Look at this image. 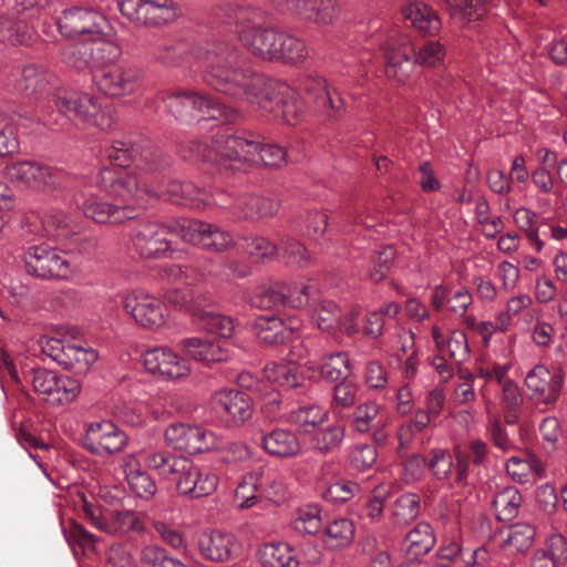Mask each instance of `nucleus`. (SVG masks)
Instances as JSON below:
<instances>
[{"label":"nucleus","mask_w":567,"mask_h":567,"mask_svg":"<svg viewBox=\"0 0 567 567\" xmlns=\"http://www.w3.org/2000/svg\"><path fill=\"white\" fill-rule=\"evenodd\" d=\"M244 50L228 38H212L200 42L174 40L152 49L155 61L166 66L199 70L204 82L215 91L225 94L240 62Z\"/></svg>","instance_id":"obj_1"},{"label":"nucleus","mask_w":567,"mask_h":567,"mask_svg":"<svg viewBox=\"0 0 567 567\" xmlns=\"http://www.w3.org/2000/svg\"><path fill=\"white\" fill-rule=\"evenodd\" d=\"M225 95L246 101L261 115L295 125L305 114V102L299 93L285 82L270 79L257 71L244 52Z\"/></svg>","instance_id":"obj_2"},{"label":"nucleus","mask_w":567,"mask_h":567,"mask_svg":"<svg viewBox=\"0 0 567 567\" xmlns=\"http://www.w3.org/2000/svg\"><path fill=\"white\" fill-rule=\"evenodd\" d=\"M385 74L398 83H405L417 65L436 68L444 61L446 51L439 41L429 40L415 47L406 35L390 37L382 45Z\"/></svg>","instance_id":"obj_3"},{"label":"nucleus","mask_w":567,"mask_h":567,"mask_svg":"<svg viewBox=\"0 0 567 567\" xmlns=\"http://www.w3.org/2000/svg\"><path fill=\"white\" fill-rule=\"evenodd\" d=\"M58 111L83 128L110 132L115 128L117 113L112 105L102 106L99 99L82 92H63L54 97Z\"/></svg>","instance_id":"obj_4"},{"label":"nucleus","mask_w":567,"mask_h":567,"mask_svg":"<svg viewBox=\"0 0 567 567\" xmlns=\"http://www.w3.org/2000/svg\"><path fill=\"white\" fill-rule=\"evenodd\" d=\"M97 186L114 200L137 207V216L146 208L145 197H165L164 190L150 187L135 173L114 167L99 172Z\"/></svg>","instance_id":"obj_5"},{"label":"nucleus","mask_w":567,"mask_h":567,"mask_svg":"<svg viewBox=\"0 0 567 567\" xmlns=\"http://www.w3.org/2000/svg\"><path fill=\"white\" fill-rule=\"evenodd\" d=\"M164 102L167 111L177 120L192 116L194 111L202 113L204 120H213L223 124L231 123L238 117L236 110L206 93L179 91L168 94Z\"/></svg>","instance_id":"obj_6"},{"label":"nucleus","mask_w":567,"mask_h":567,"mask_svg":"<svg viewBox=\"0 0 567 567\" xmlns=\"http://www.w3.org/2000/svg\"><path fill=\"white\" fill-rule=\"evenodd\" d=\"M177 225L181 218L168 223H157L144 219L131 230L130 240L136 254L143 259H163L173 252L168 235L177 236Z\"/></svg>","instance_id":"obj_7"},{"label":"nucleus","mask_w":567,"mask_h":567,"mask_svg":"<svg viewBox=\"0 0 567 567\" xmlns=\"http://www.w3.org/2000/svg\"><path fill=\"white\" fill-rule=\"evenodd\" d=\"M107 159L118 167H128L132 164L138 169L153 173L166 165L161 151L147 141L137 143L131 138L114 140L105 150Z\"/></svg>","instance_id":"obj_8"},{"label":"nucleus","mask_w":567,"mask_h":567,"mask_svg":"<svg viewBox=\"0 0 567 567\" xmlns=\"http://www.w3.org/2000/svg\"><path fill=\"white\" fill-rule=\"evenodd\" d=\"M566 373L560 367L536 364L524 379L528 399L537 406L553 408L560 399Z\"/></svg>","instance_id":"obj_9"},{"label":"nucleus","mask_w":567,"mask_h":567,"mask_svg":"<svg viewBox=\"0 0 567 567\" xmlns=\"http://www.w3.org/2000/svg\"><path fill=\"white\" fill-rule=\"evenodd\" d=\"M58 29L65 38L112 37V25L100 11L74 7L66 9L59 17Z\"/></svg>","instance_id":"obj_10"},{"label":"nucleus","mask_w":567,"mask_h":567,"mask_svg":"<svg viewBox=\"0 0 567 567\" xmlns=\"http://www.w3.org/2000/svg\"><path fill=\"white\" fill-rule=\"evenodd\" d=\"M118 8L127 20L141 27H162L181 16L174 0H120Z\"/></svg>","instance_id":"obj_11"},{"label":"nucleus","mask_w":567,"mask_h":567,"mask_svg":"<svg viewBox=\"0 0 567 567\" xmlns=\"http://www.w3.org/2000/svg\"><path fill=\"white\" fill-rule=\"evenodd\" d=\"M177 237L183 241L212 252H224L235 246L230 231L205 220L181 218Z\"/></svg>","instance_id":"obj_12"},{"label":"nucleus","mask_w":567,"mask_h":567,"mask_svg":"<svg viewBox=\"0 0 567 567\" xmlns=\"http://www.w3.org/2000/svg\"><path fill=\"white\" fill-rule=\"evenodd\" d=\"M256 140L251 135H236L219 131L213 138L214 166L220 174L228 176L238 168L237 164L248 163L250 150H255Z\"/></svg>","instance_id":"obj_13"},{"label":"nucleus","mask_w":567,"mask_h":567,"mask_svg":"<svg viewBox=\"0 0 567 567\" xmlns=\"http://www.w3.org/2000/svg\"><path fill=\"white\" fill-rule=\"evenodd\" d=\"M30 373L34 392L51 405L70 403L81 391L80 382L68 375L43 368L32 369Z\"/></svg>","instance_id":"obj_14"},{"label":"nucleus","mask_w":567,"mask_h":567,"mask_svg":"<svg viewBox=\"0 0 567 567\" xmlns=\"http://www.w3.org/2000/svg\"><path fill=\"white\" fill-rule=\"evenodd\" d=\"M22 258L27 272L37 278L66 279L72 272L69 260L45 244L28 247Z\"/></svg>","instance_id":"obj_15"},{"label":"nucleus","mask_w":567,"mask_h":567,"mask_svg":"<svg viewBox=\"0 0 567 567\" xmlns=\"http://www.w3.org/2000/svg\"><path fill=\"white\" fill-rule=\"evenodd\" d=\"M7 171L11 179L43 192L63 188L68 181L63 171L32 161L13 163Z\"/></svg>","instance_id":"obj_16"},{"label":"nucleus","mask_w":567,"mask_h":567,"mask_svg":"<svg viewBox=\"0 0 567 567\" xmlns=\"http://www.w3.org/2000/svg\"><path fill=\"white\" fill-rule=\"evenodd\" d=\"M99 91L110 97L134 94L143 82L142 72L131 65L111 64L96 71L93 76Z\"/></svg>","instance_id":"obj_17"},{"label":"nucleus","mask_w":567,"mask_h":567,"mask_svg":"<svg viewBox=\"0 0 567 567\" xmlns=\"http://www.w3.org/2000/svg\"><path fill=\"white\" fill-rule=\"evenodd\" d=\"M82 445L94 455H113L127 445V435L112 421L103 420L87 425Z\"/></svg>","instance_id":"obj_18"},{"label":"nucleus","mask_w":567,"mask_h":567,"mask_svg":"<svg viewBox=\"0 0 567 567\" xmlns=\"http://www.w3.org/2000/svg\"><path fill=\"white\" fill-rule=\"evenodd\" d=\"M215 413L228 427H237L252 415L250 396L239 390H220L212 398Z\"/></svg>","instance_id":"obj_19"},{"label":"nucleus","mask_w":567,"mask_h":567,"mask_svg":"<svg viewBox=\"0 0 567 567\" xmlns=\"http://www.w3.org/2000/svg\"><path fill=\"white\" fill-rule=\"evenodd\" d=\"M228 194L223 202L216 205L228 209L234 216L243 220H259L275 216L280 209V203L272 198L256 194H243L235 199H228Z\"/></svg>","instance_id":"obj_20"},{"label":"nucleus","mask_w":567,"mask_h":567,"mask_svg":"<svg viewBox=\"0 0 567 567\" xmlns=\"http://www.w3.org/2000/svg\"><path fill=\"white\" fill-rule=\"evenodd\" d=\"M124 310L135 322L146 329H158L166 321V306L147 293H130L123 300Z\"/></svg>","instance_id":"obj_21"},{"label":"nucleus","mask_w":567,"mask_h":567,"mask_svg":"<svg viewBox=\"0 0 567 567\" xmlns=\"http://www.w3.org/2000/svg\"><path fill=\"white\" fill-rule=\"evenodd\" d=\"M300 89L313 103L317 111L331 118H337L342 114L344 101L340 93L327 83L326 79L307 75L301 80Z\"/></svg>","instance_id":"obj_22"},{"label":"nucleus","mask_w":567,"mask_h":567,"mask_svg":"<svg viewBox=\"0 0 567 567\" xmlns=\"http://www.w3.org/2000/svg\"><path fill=\"white\" fill-rule=\"evenodd\" d=\"M143 364L147 372L162 380H178L190 373L188 361L167 347L146 350L143 353Z\"/></svg>","instance_id":"obj_23"},{"label":"nucleus","mask_w":567,"mask_h":567,"mask_svg":"<svg viewBox=\"0 0 567 567\" xmlns=\"http://www.w3.org/2000/svg\"><path fill=\"white\" fill-rule=\"evenodd\" d=\"M165 440L175 450L198 454L212 449L214 434L198 425L174 423L165 430Z\"/></svg>","instance_id":"obj_24"},{"label":"nucleus","mask_w":567,"mask_h":567,"mask_svg":"<svg viewBox=\"0 0 567 567\" xmlns=\"http://www.w3.org/2000/svg\"><path fill=\"white\" fill-rule=\"evenodd\" d=\"M215 21L225 27L235 28L241 43L243 33L251 31L261 20V11L250 6L226 2L213 9Z\"/></svg>","instance_id":"obj_25"},{"label":"nucleus","mask_w":567,"mask_h":567,"mask_svg":"<svg viewBox=\"0 0 567 567\" xmlns=\"http://www.w3.org/2000/svg\"><path fill=\"white\" fill-rule=\"evenodd\" d=\"M202 556L210 561L225 563L239 556L240 544L231 533L213 529L204 533L198 540Z\"/></svg>","instance_id":"obj_26"},{"label":"nucleus","mask_w":567,"mask_h":567,"mask_svg":"<svg viewBox=\"0 0 567 567\" xmlns=\"http://www.w3.org/2000/svg\"><path fill=\"white\" fill-rule=\"evenodd\" d=\"M280 29L264 27L258 22L251 31H246L241 37V45L254 58L264 62H275Z\"/></svg>","instance_id":"obj_27"},{"label":"nucleus","mask_w":567,"mask_h":567,"mask_svg":"<svg viewBox=\"0 0 567 567\" xmlns=\"http://www.w3.org/2000/svg\"><path fill=\"white\" fill-rule=\"evenodd\" d=\"M82 210L85 217L97 224L122 225L137 218V207L127 204H112L97 198L83 203Z\"/></svg>","instance_id":"obj_28"},{"label":"nucleus","mask_w":567,"mask_h":567,"mask_svg":"<svg viewBox=\"0 0 567 567\" xmlns=\"http://www.w3.org/2000/svg\"><path fill=\"white\" fill-rule=\"evenodd\" d=\"M164 194V199L174 202L183 200L184 205H188L197 209H204L212 204L216 205V202H223V198L227 196V193L223 190L213 195L207 190L199 188L192 182L177 181L169 182Z\"/></svg>","instance_id":"obj_29"},{"label":"nucleus","mask_w":567,"mask_h":567,"mask_svg":"<svg viewBox=\"0 0 567 567\" xmlns=\"http://www.w3.org/2000/svg\"><path fill=\"white\" fill-rule=\"evenodd\" d=\"M456 460V476L454 480V486L466 487L468 486L470 466H482L487 463L488 460V446L481 440L476 439L468 443L466 450H455Z\"/></svg>","instance_id":"obj_30"},{"label":"nucleus","mask_w":567,"mask_h":567,"mask_svg":"<svg viewBox=\"0 0 567 567\" xmlns=\"http://www.w3.org/2000/svg\"><path fill=\"white\" fill-rule=\"evenodd\" d=\"M177 348L192 359L207 365L228 360L229 351L219 342L207 338L192 337L178 341Z\"/></svg>","instance_id":"obj_31"},{"label":"nucleus","mask_w":567,"mask_h":567,"mask_svg":"<svg viewBox=\"0 0 567 567\" xmlns=\"http://www.w3.org/2000/svg\"><path fill=\"white\" fill-rule=\"evenodd\" d=\"M286 9L317 24H330L339 14L336 0H290Z\"/></svg>","instance_id":"obj_32"},{"label":"nucleus","mask_w":567,"mask_h":567,"mask_svg":"<svg viewBox=\"0 0 567 567\" xmlns=\"http://www.w3.org/2000/svg\"><path fill=\"white\" fill-rule=\"evenodd\" d=\"M260 445L264 451L276 457H295L301 453V444L295 432L288 429H274L261 435Z\"/></svg>","instance_id":"obj_33"},{"label":"nucleus","mask_w":567,"mask_h":567,"mask_svg":"<svg viewBox=\"0 0 567 567\" xmlns=\"http://www.w3.org/2000/svg\"><path fill=\"white\" fill-rule=\"evenodd\" d=\"M427 471L432 478L451 488L454 486L456 476V460L455 453L443 447H434L427 452Z\"/></svg>","instance_id":"obj_34"},{"label":"nucleus","mask_w":567,"mask_h":567,"mask_svg":"<svg viewBox=\"0 0 567 567\" xmlns=\"http://www.w3.org/2000/svg\"><path fill=\"white\" fill-rule=\"evenodd\" d=\"M218 475L207 467L194 465L189 476L183 481L179 495L200 498L212 495L218 487Z\"/></svg>","instance_id":"obj_35"},{"label":"nucleus","mask_w":567,"mask_h":567,"mask_svg":"<svg viewBox=\"0 0 567 567\" xmlns=\"http://www.w3.org/2000/svg\"><path fill=\"white\" fill-rule=\"evenodd\" d=\"M53 74L42 65L28 64L22 68L16 89L25 96H38L51 87Z\"/></svg>","instance_id":"obj_36"},{"label":"nucleus","mask_w":567,"mask_h":567,"mask_svg":"<svg viewBox=\"0 0 567 567\" xmlns=\"http://www.w3.org/2000/svg\"><path fill=\"white\" fill-rule=\"evenodd\" d=\"M257 556L261 567H299L301 564L297 549L287 543L264 544Z\"/></svg>","instance_id":"obj_37"},{"label":"nucleus","mask_w":567,"mask_h":567,"mask_svg":"<svg viewBox=\"0 0 567 567\" xmlns=\"http://www.w3.org/2000/svg\"><path fill=\"white\" fill-rule=\"evenodd\" d=\"M254 331L266 344H282L292 338L295 329L278 317L260 316L255 320Z\"/></svg>","instance_id":"obj_38"},{"label":"nucleus","mask_w":567,"mask_h":567,"mask_svg":"<svg viewBox=\"0 0 567 567\" xmlns=\"http://www.w3.org/2000/svg\"><path fill=\"white\" fill-rule=\"evenodd\" d=\"M405 554L410 558H420L427 555L436 544L433 527L426 522L417 523L404 538Z\"/></svg>","instance_id":"obj_39"},{"label":"nucleus","mask_w":567,"mask_h":567,"mask_svg":"<svg viewBox=\"0 0 567 567\" xmlns=\"http://www.w3.org/2000/svg\"><path fill=\"white\" fill-rule=\"evenodd\" d=\"M402 13L424 35H434L441 29L442 23L437 13L425 3H410L402 9Z\"/></svg>","instance_id":"obj_40"},{"label":"nucleus","mask_w":567,"mask_h":567,"mask_svg":"<svg viewBox=\"0 0 567 567\" xmlns=\"http://www.w3.org/2000/svg\"><path fill=\"white\" fill-rule=\"evenodd\" d=\"M279 39L275 62L297 65L308 58L309 50L302 38L280 29Z\"/></svg>","instance_id":"obj_41"},{"label":"nucleus","mask_w":567,"mask_h":567,"mask_svg":"<svg viewBox=\"0 0 567 567\" xmlns=\"http://www.w3.org/2000/svg\"><path fill=\"white\" fill-rule=\"evenodd\" d=\"M194 322L203 330L223 339L233 337L235 321L231 317L212 311L198 310L193 315Z\"/></svg>","instance_id":"obj_42"},{"label":"nucleus","mask_w":567,"mask_h":567,"mask_svg":"<svg viewBox=\"0 0 567 567\" xmlns=\"http://www.w3.org/2000/svg\"><path fill=\"white\" fill-rule=\"evenodd\" d=\"M328 419V412L316 403L299 405L287 415V421L305 433L317 427Z\"/></svg>","instance_id":"obj_43"},{"label":"nucleus","mask_w":567,"mask_h":567,"mask_svg":"<svg viewBox=\"0 0 567 567\" xmlns=\"http://www.w3.org/2000/svg\"><path fill=\"white\" fill-rule=\"evenodd\" d=\"M96 360L97 353L92 348L68 342L60 365L65 370L74 371L76 374H84Z\"/></svg>","instance_id":"obj_44"},{"label":"nucleus","mask_w":567,"mask_h":567,"mask_svg":"<svg viewBox=\"0 0 567 567\" xmlns=\"http://www.w3.org/2000/svg\"><path fill=\"white\" fill-rule=\"evenodd\" d=\"M451 17L462 24L481 20L488 11V0H443Z\"/></svg>","instance_id":"obj_45"},{"label":"nucleus","mask_w":567,"mask_h":567,"mask_svg":"<svg viewBox=\"0 0 567 567\" xmlns=\"http://www.w3.org/2000/svg\"><path fill=\"white\" fill-rule=\"evenodd\" d=\"M523 497L515 486L501 489L493 499L495 515L501 522H511L519 513Z\"/></svg>","instance_id":"obj_46"},{"label":"nucleus","mask_w":567,"mask_h":567,"mask_svg":"<svg viewBox=\"0 0 567 567\" xmlns=\"http://www.w3.org/2000/svg\"><path fill=\"white\" fill-rule=\"evenodd\" d=\"M421 499L415 493H403L392 504L391 520L396 526H406L420 514Z\"/></svg>","instance_id":"obj_47"},{"label":"nucleus","mask_w":567,"mask_h":567,"mask_svg":"<svg viewBox=\"0 0 567 567\" xmlns=\"http://www.w3.org/2000/svg\"><path fill=\"white\" fill-rule=\"evenodd\" d=\"M266 378L285 389H295L301 385L303 377L299 368L291 362H271L265 367Z\"/></svg>","instance_id":"obj_48"},{"label":"nucleus","mask_w":567,"mask_h":567,"mask_svg":"<svg viewBox=\"0 0 567 567\" xmlns=\"http://www.w3.org/2000/svg\"><path fill=\"white\" fill-rule=\"evenodd\" d=\"M381 406L375 402L358 404L349 415V425L357 433H368L383 417L380 416Z\"/></svg>","instance_id":"obj_49"},{"label":"nucleus","mask_w":567,"mask_h":567,"mask_svg":"<svg viewBox=\"0 0 567 567\" xmlns=\"http://www.w3.org/2000/svg\"><path fill=\"white\" fill-rule=\"evenodd\" d=\"M344 427L338 424L329 425L317 430L310 439L315 452L327 455L342 445L344 440Z\"/></svg>","instance_id":"obj_50"},{"label":"nucleus","mask_w":567,"mask_h":567,"mask_svg":"<svg viewBox=\"0 0 567 567\" xmlns=\"http://www.w3.org/2000/svg\"><path fill=\"white\" fill-rule=\"evenodd\" d=\"M254 148L249 153V164L278 168L287 163V151L277 144H262L256 140Z\"/></svg>","instance_id":"obj_51"},{"label":"nucleus","mask_w":567,"mask_h":567,"mask_svg":"<svg viewBox=\"0 0 567 567\" xmlns=\"http://www.w3.org/2000/svg\"><path fill=\"white\" fill-rule=\"evenodd\" d=\"M111 37H92L87 39L92 69L106 68L120 54V48L110 40Z\"/></svg>","instance_id":"obj_52"},{"label":"nucleus","mask_w":567,"mask_h":567,"mask_svg":"<svg viewBox=\"0 0 567 567\" xmlns=\"http://www.w3.org/2000/svg\"><path fill=\"white\" fill-rule=\"evenodd\" d=\"M354 539V525L350 519L338 518L326 527L324 543L329 548H344Z\"/></svg>","instance_id":"obj_53"},{"label":"nucleus","mask_w":567,"mask_h":567,"mask_svg":"<svg viewBox=\"0 0 567 567\" xmlns=\"http://www.w3.org/2000/svg\"><path fill=\"white\" fill-rule=\"evenodd\" d=\"M321 375L330 381H341L351 374V363L347 352H333L322 357Z\"/></svg>","instance_id":"obj_54"},{"label":"nucleus","mask_w":567,"mask_h":567,"mask_svg":"<svg viewBox=\"0 0 567 567\" xmlns=\"http://www.w3.org/2000/svg\"><path fill=\"white\" fill-rule=\"evenodd\" d=\"M109 529V535L141 533L144 530V523L138 514L132 509L111 511Z\"/></svg>","instance_id":"obj_55"},{"label":"nucleus","mask_w":567,"mask_h":567,"mask_svg":"<svg viewBox=\"0 0 567 567\" xmlns=\"http://www.w3.org/2000/svg\"><path fill=\"white\" fill-rule=\"evenodd\" d=\"M32 34L23 21L0 16V42L11 45L29 44Z\"/></svg>","instance_id":"obj_56"},{"label":"nucleus","mask_w":567,"mask_h":567,"mask_svg":"<svg viewBox=\"0 0 567 567\" xmlns=\"http://www.w3.org/2000/svg\"><path fill=\"white\" fill-rule=\"evenodd\" d=\"M284 282H276L272 286L258 287L251 295V305L259 309L270 310L280 307L286 308Z\"/></svg>","instance_id":"obj_57"},{"label":"nucleus","mask_w":567,"mask_h":567,"mask_svg":"<svg viewBox=\"0 0 567 567\" xmlns=\"http://www.w3.org/2000/svg\"><path fill=\"white\" fill-rule=\"evenodd\" d=\"M260 474L250 472L243 476L235 489V499L240 508L252 507L260 497Z\"/></svg>","instance_id":"obj_58"},{"label":"nucleus","mask_w":567,"mask_h":567,"mask_svg":"<svg viewBox=\"0 0 567 567\" xmlns=\"http://www.w3.org/2000/svg\"><path fill=\"white\" fill-rule=\"evenodd\" d=\"M141 567H186L178 558L173 557L158 545H146L140 551Z\"/></svg>","instance_id":"obj_59"},{"label":"nucleus","mask_w":567,"mask_h":567,"mask_svg":"<svg viewBox=\"0 0 567 567\" xmlns=\"http://www.w3.org/2000/svg\"><path fill=\"white\" fill-rule=\"evenodd\" d=\"M535 527L527 523H516L508 528L504 546L512 547L515 551L523 553L528 550L535 539Z\"/></svg>","instance_id":"obj_60"},{"label":"nucleus","mask_w":567,"mask_h":567,"mask_svg":"<svg viewBox=\"0 0 567 567\" xmlns=\"http://www.w3.org/2000/svg\"><path fill=\"white\" fill-rule=\"evenodd\" d=\"M284 295L286 307L293 309H301L311 306L315 298L313 293L317 291L311 285L305 282H284Z\"/></svg>","instance_id":"obj_61"},{"label":"nucleus","mask_w":567,"mask_h":567,"mask_svg":"<svg viewBox=\"0 0 567 567\" xmlns=\"http://www.w3.org/2000/svg\"><path fill=\"white\" fill-rule=\"evenodd\" d=\"M395 258L396 250L390 245L383 246L380 250H377L371 258L368 272L369 278L373 282L382 281L393 267Z\"/></svg>","instance_id":"obj_62"},{"label":"nucleus","mask_w":567,"mask_h":567,"mask_svg":"<svg viewBox=\"0 0 567 567\" xmlns=\"http://www.w3.org/2000/svg\"><path fill=\"white\" fill-rule=\"evenodd\" d=\"M311 307L313 309V320L320 329L330 331L337 327L341 311L334 301L313 300Z\"/></svg>","instance_id":"obj_63"},{"label":"nucleus","mask_w":567,"mask_h":567,"mask_svg":"<svg viewBox=\"0 0 567 567\" xmlns=\"http://www.w3.org/2000/svg\"><path fill=\"white\" fill-rule=\"evenodd\" d=\"M126 481L131 491L140 498L148 501L157 492L154 478L147 472L140 468L126 472Z\"/></svg>","instance_id":"obj_64"}]
</instances>
